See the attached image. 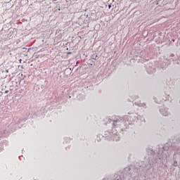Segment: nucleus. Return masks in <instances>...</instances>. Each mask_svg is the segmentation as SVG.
<instances>
[{
	"mask_svg": "<svg viewBox=\"0 0 180 180\" xmlns=\"http://www.w3.org/2000/svg\"><path fill=\"white\" fill-rule=\"evenodd\" d=\"M108 8H109V9H110V8H112V6L109 5Z\"/></svg>",
	"mask_w": 180,
	"mask_h": 180,
	"instance_id": "7ed1b4c3",
	"label": "nucleus"
},
{
	"mask_svg": "<svg viewBox=\"0 0 180 180\" xmlns=\"http://www.w3.org/2000/svg\"><path fill=\"white\" fill-rule=\"evenodd\" d=\"M130 169H131L129 167H128L124 169V171H125V172H127V174H130V172H129V171H130Z\"/></svg>",
	"mask_w": 180,
	"mask_h": 180,
	"instance_id": "f03ea898",
	"label": "nucleus"
},
{
	"mask_svg": "<svg viewBox=\"0 0 180 180\" xmlns=\"http://www.w3.org/2000/svg\"><path fill=\"white\" fill-rule=\"evenodd\" d=\"M6 72H8V70H6Z\"/></svg>",
	"mask_w": 180,
	"mask_h": 180,
	"instance_id": "423d86ee",
	"label": "nucleus"
},
{
	"mask_svg": "<svg viewBox=\"0 0 180 180\" xmlns=\"http://www.w3.org/2000/svg\"><path fill=\"white\" fill-rule=\"evenodd\" d=\"M173 165L174 167H179V162H178V161L174 160L173 162Z\"/></svg>",
	"mask_w": 180,
	"mask_h": 180,
	"instance_id": "f257e3e1",
	"label": "nucleus"
},
{
	"mask_svg": "<svg viewBox=\"0 0 180 180\" xmlns=\"http://www.w3.org/2000/svg\"><path fill=\"white\" fill-rule=\"evenodd\" d=\"M179 167H180V159H179Z\"/></svg>",
	"mask_w": 180,
	"mask_h": 180,
	"instance_id": "39448f33",
	"label": "nucleus"
},
{
	"mask_svg": "<svg viewBox=\"0 0 180 180\" xmlns=\"http://www.w3.org/2000/svg\"><path fill=\"white\" fill-rule=\"evenodd\" d=\"M9 91H5V94H8Z\"/></svg>",
	"mask_w": 180,
	"mask_h": 180,
	"instance_id": "20e7f679",
	"label": "nucleus"
}]
</instances>
